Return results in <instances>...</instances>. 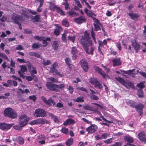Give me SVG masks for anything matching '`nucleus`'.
<instances>
[{"label": "nucleus", "instance_id": "obj_14", "mask_svg": "<svg viewBox=\"0 0 146 146\" xmlns=\"http://www.w3.org/2000/svg\"><path fill=\"white\" fill-rule=\"evenodd\" d=\"M86 20V19L84 17L81 16L78 18H75L74 21L77 24H80L85 22Z\"/></svg>", "mask_w": 146, "mask_h": 146}, {"label": "nucleus", "instance_id": "obj_9", "mask_svg": "<svg viewBox=\"0 0 146 146\" xmlns=\"http://www.w3.org/2000/svg\"><path fill=\"white\" fill-rule=\"evenodd\" d=\"M80 63L81 67L85 71L87 72L88 69V65L87 62L84 59H82L81 60Z\"/></svg>", "mask_w": 146, "mask_h": 146}, {"label": "nucleus", "instance_id": "obj_63", "mask_svg": "<svg viewBox=\"0 0 146 146\" xmlns=\"http://www.w3.org/2000/svg\"><path fill=\"white\" fill-rule=\"evenodd\" d=\"M68 90L70 93L72 94L73 92V89L72 87L71 86H70L69 87Z\"/></svg>", "mask_w": 146, "mask_h": 146}, {"label": "nucleus", "instance_id": "obj_10", "mask_svg": "<svg viewBox=\"0 0 146 146\" xmlns=\"http://www.w3.org/2000/svg\"><path fill=\"white\" fill-rule=\"evenodd\" d=\"M94 68L96 72L101 74L104 78H108V76L105 73L103 72L102 70L98 67L95 66L94 67Z\"/></svg>", "mask_w": 146, "mask_h": 146}, {"label": "nucleus", "instance_id": "obj_40", "mask_svg": "<svg viewBox=\"0 0 146 146\" xmlns=\"http://www.w3.org/2000/svg\"><path fill=\"white\" fill-rule=\"evenodd\" d=\"M144 83L145 82H140V83L137 84V86L139 88H143L145 87L144 85Z\"/></svg>", "mask_w": 146, "mask_h": 146}, {"label": "nucleus", "instance_id": "obj_22", "mask_svg": "<svg viewBox=\"0 0 146 146\" xmlns=\"http://www.w3.org/2000/svg\"><path fill=\"white\" fill-rule=\"evenodd\" d=\"M144 106L142 104H139L137 106L135 105V107H134L137 110L140 111V115H141L142 113L141 111L142 110Z\"/></svg>", "mask_w": 146, "mask_h": 146}, {"label": "nucleus", "instance_id": "obj_4", "mask_svg": "<svg viewBox=\"0 0 146 146\" xmlns=\"http://www.w3.org/2000/svg\"><path fill=\"white\" fill-rule=\"evenodd\" d=\"M5 116L13 119L17 117V114L15 111L12 108H6L4 111Z\"/></svg>", "mask_w": 146, "mask_h": 146}, {"label": "nucleus", "instance_id": "obj_62", "mask_svg": "<svg viewBox=\"0 0 146 146\" xmlns=\"http://www.w3.org/2000/svg\"><path fill=\"white\" fill-rule=\"evenodd\" d=\"M1 57L3 58L5 60H6L8 61H9V60L8 58L6 56V55L5 54L3 53Z\"/></svg>", "mask_w": 146, "mask_h": 146}, {"label": "nucleus", "instance_id": "obj_56", "mask_svg": "<svg viewBox=\"0 0 146 146\" xmlns=\"http://www.w3.org/2000/svg\"><path fill=\"white\" fill-rule=\"evenodd\" d=\"M41 99L44 102V103H45L47 104H49V101H48V100H47L44 97L42 96L41 97Z\"/></svg>", "mask_w": 146, "mask_h": 146}, {"label": "nucleus", "instance_id": "obj_21", "mask_svg": "<svg viewBox=\"0 0 146 146\" xmlns=\"http://www.w3.org/2000/svg\"><path fill=\"white\" fill-rule=\"evenodd\" d=\"M49 115L50 117L53 119L55 122L57 123H59V119L56 116L54 115L53 114L51 113H49Z\"/></svg>", "mask_w": 146, "mask_h": 146}, {"label": "nucleus", "instance_id": "obj_34", "mask_svg": "<svg viewBox=\"0 0 146 146\" xmlns=\"http://www.w3.org/2000/svg\"><path fill=\"white\" fill-rule=\"evenodd\" d=\"M60 131L62 133L65 134L66 135H67L68 133V130L66 128H62Z\"/></svg>", "mask_w": 146, "mask_h": 146}, {"label": "nucleus", "instance_id": "obj_26", "mask_svg": "<svg viewBox=\"0 0 146 146\" xmlns=\"http://www.w3.org/2000/svg\"><path fill=\"white\" fill-rule=\"evenodd\" d=\"M126 102L129 106L133 108L135 107V102L130 100H127Z\"/></svg>", "mask_w": 146, "mask_h": 146}, {"label": "nucleus", "instance_id": "obj_39", "mask_svg": "<svg viewBox=\"0 0 146 146\" xmlns=\"http://www.w3.org/2000/svg\"><path fill=\"white\" fill-rule=\"evenodd\" d=\"M75 38V36H74L69 35L68 37V40L72 41L73 43L74 42Z\"/></svg>", "mask_w": 146, "mask_h": 146}, {"label": "nucleus", "instance_id": "obj_25", "mask_svg": "<svg viewBox=\"0 0 146 146\" xmlns=\"http://www.w3.org/2000/svg\"><path fill=\"white\" fill-rule=\"evenodd\" d=\"M74 122L73 120L72 119H68L66 120L63 123L64 125H68L71 124H74Z\"/></svg>", "mask_w": 146, "mask_h": 146}, {"label": "nucleus", "instance_id": "obj_16", "mask_svg": "<svg viewBox=\"0 0 146 146\" xmlns=\"http://www.w3.org/2000/svg\"><path fill=\"white\" fill-rule=\"evenodd\" d=\"M29 71L32 76H33L34 74L37 73V72L36 70V69L35 68L33 67L31 64H29L28 65Z\"/></svg>", "mask_w": 146, "mask_h": 146}, {"label": "nucleus", "instance_id": "obj_24", "mask_svg": "<svg viewBox=\"0 0 146 146\" xmlns=\"http://www.w3.org/2000/svg\"><path fill=\"white\" fill-rule=\"evenodd\" d=\"M52 45L54 49L55 50H57L58 48L59 44L57 41L53 42L52 43Z\"/></svg>", "mask_w": 146, "mask_h": 146}, {"label": "nucleus", "instance_id": "obj_6", "mask_svg": "<svg viewBox=\"0 0 146 146\" xmlns=\"http://www.w3.org/2000/svg\"><path fill=\"white\" fill-rule=\"evenodd\" d=\"M46 111L41 108L36 109L34 113V115L36 117H44L46 116Z\"/></svg>", "mask_w": 146, "mask_h": 146}, {"label": "nucleus", "instance_id": "obj_51", "mask_svg": "<svg viewBox=\"0 0 146 146\" xmlns=\"http://www.w3.org/2000/svg\"><path fill=\"white\" fill-rule=\"evenodd\" d=\"M75 2L76 4L80 8L82 7V6L80 1L78 0H75Z\"/></svg>", "mask_w": 146, "mask_h": 146}, {"label": "nucleus", "instance_id": "obj_61", "mask_svg": "<svg viewBox=\"0 0 146 146\" xmlns=\"http://www.w3.org/2000/svg\"><path fill=\"white\" fill-rule=\"evenodd\" d=\"M122 143L120 142H115L113 145L112 146H121Z\"/></svg>", "mask_w": 146, "mask_h": 146}, {"label": "nucleus", "instance_id": "obj_3", "mask_svg": "<svg viewBox=\"0 0 146 146\" xmlns=\"http://www.w3.org/2000/svg\"><path fill=\"white\" fill-rule=\"evenodd\" d=\"M46 86L48 89L56 92L59 91V89L62 88L64 86V84L57 85L49 82H47Z\"/></svg>", "mask_w": 146, "mask_h": 146}, {"label": "nucleus", "instance_id": "obj_57", "mask_svg": "<svg viewBox=\"0 0 146 146\" xmlns=\"http://www.w3.org/2000/svg\"><path fill=\"white\" fill-rule=\"evenodd\" d=\"M92 18L94 22V24H97L98 23H100L99 21L95 18L94 17H92Z\"/></svg>", "mask_w": 146, "mask_h": 146}, {"label": "nucleus", "instance_id": "obj_49", "mask_svg": "<svg viewBox=\"0 0 146 146\" xmlns=\"http://www.w3.org/2000/svg\"><path fill=\"white\" fill-rule=\"evenodd\" d=\"M96 84L94 85V86L96 87H98L100 89L102 88V85L98 81L97 82Z\"/></svg>", "mask_w": 146, "mask_h": 146}, {"label": "nucleus", "instance_id": "obj_58", "mask_svg": "<svg viewBox=\"0 0 146 146\" xmlns=\"http://www.w3.org/2000/svg\"><path fill=\"white\" fill-rule=\"evenodd\" d=\"M32 48H36L39 47V44L38 43H35L33 44Z\"/></svg>", "mask_w": 146, "mask_h": 146}, {"label": "nucleus", "instance_id": "obj_35", "mask_svg": "<svg viewBox=\"0 0 146 146\" xmlns=\"http://www.w3.org/2000/svg\"><path fill=\"white\" fill-rule=\"evenodd\" d=\"M57 7L54 3H50V8L51 11H54Z\"/></svg>", "mask_w": 146, "mask_h": 146}, {"label": "nucleus", "instance_id": "obj_47", "mask_svg": "<svg viewBox=\"0 0 146 146\" xmlns=\"http://www.w3.org/2000/svg\"><path fill=\"white\" fill-rule=\"evenodd\" d=\"M48 101L49 102V104H48L47 105H48L49 106H51L52 105H54L56 104L55 102L53 100H52L51 98H50L49 99H48Z\"/></svg>", "mask_w": 146, "mask_h": 146}, {"label": "nucleus", "instance_id": "obj_20", "mask_svg": "<svg viewBox=\"0 0 146 146\" xmlns=\"http://www.w3.org/2000/svg\"><path fill=\"white\" fill-rule=\"evenodd\" d=\"M84 11L86 14L90 17H92L93 16H96L95 14L93 13L92 11L90 10H88L86 8H84Z\"/></svg>", "mask_w": 146, "mask_h": 146}, {"label": "nucleus", "instance_id": "obj_54", "mask_svg": "<svg viewBox=\"0 0 146 146\" xmlns=\"http://www.w3.org/2000/svg\"><path fill=\"white\" fill-rule=\"evenodd\" d=\"M66 35L65 33H63L62 35V41L64 42H66Z\"/></svg>", "mask_w": 146, "mask_h": 146}, {"label": "nucleus", "instance_id": "obj_46", "mask_svg": "<svg viewBox=\"0 0 146 146\" xmlns=\"http://www.w3.org/2000/svg\"><path fill=\"white\" fill-rule=\"evenodd\" d=\"M57 12L60 14L61 15H64V14L63 12V11L61 9H60L59 7H57L56 9Z\"/></svg>", "mask_w": 146, "mask_h": 146}, {"label": "nucleus", "instance_id": "obj_8", "mask_svg": "<svg viewBox=\"0 0 146 146\" xmlns=\"http://www.w3.org/2000/svg\"><path fill=\"white\" fill-rule=\"evenodd\" d=\"M98 128V127L96 125L91 124L86 129V130L89 133H93L97 130Z\"/></svg>", "mask_w": 146, "mask_h": 146}, {"label": "nucleus", "instance_id": "obj_45", "mask_svg": "<svg viewBox=\"0 0 146 146\" xmlns=\"http://www.w3.org/2000/svg\"><path fill=\"white\" fill-rule=\"evenodd\" d=\"M114 139L113 137L110 138L104 141V142L107 144H109L112 142Z\"/></svg>", "mask_w": 146, "mask_h": 146}, {"label": "nucleus", "instance_id": "obj_18", "mask_svg": "<svg viewBox=\"0 0 146 146\" xmlns=\"http://www.w3.org/2000/svg\"><path fill=\"white\" fill-rule=\"evenodd\" d=\"M132 45L134 47L135 50H138L140 48V45L137 44L136 42V40L135 39L131 41Z\"/></svg>", "mask_w": 146, "mask_h": 146}, {"label": "nucleus", "instance_id": "obj_55", "mask_svg": "<svg viewBox=\"0 0 146 146\" xmlns=\"http://www.w3.org/2000/svg\"><path fill=\"white\" fill-rule=\"evenodd\" d=\"M100 117L101 118H102V119L104 121L106 122L109 123H112V122L111 121L107 120L105 118L102 116H100Z\"/></svg>", "mask_w": 146, "mask_h": 146}, {"label": "nucleus", "instance_id": "obj_11", "mask_svg": "<svg viewBox=\"0 0 146 146\" xmlns=\"http://www.w3.org/2000/svg\"><path fill=\"white\" fill-rule=\"evenodd\" d=\"M44 123V121L43 119L38 118L30 122L29 123L31 125H35L43 124Z\"/></svg>", "mask_w": 146, "mask_h": 146}, {"label": "nucleus", "instance_id": "obj_12", "mask_svg": "<svg viewBox=\"0 0 146 146\" xmlns=\"http://www.w3.org/2000/svg\"><path fill=\"white\" fill-rule=\"evenodd\" d=\"M13 125L12 124H8L4 123H0V128L3 130L9 129Z\"/></svg>", "mask_w": 146, "mask_h": 146}, {"label": "nucleus", "instance_id": "obj_59", "mask_svg": "<svg viewBox=\"0 0 146 146\" xmlns=\"http://www.w3.org/2000/svg\"><path fill=\"white\" fill-rule=\"evenodd\" d=\"M95 33L94 32L93 30L91 31V35L93 40H94L95 42H96V38L95 37Z\"/></svg>", "mask_w": 146, "mask_h": 146}, {"label": "nucleus", "instance_id": "obj_36", "mask_svg": "<svg viewBox=\"0 0 146 146\" xmlns=\"http://www.w3.org/2000/svg\"><path fill=\"white\" fill-rule=\"evenodd\" d=\"M42 64L44 66L48 65L50 64H51V62L49 60L43 59Z\"/></svg>", "mask_w": 146, "mask_h": 146}, {"label": "nucleus", "instance_id": "obj_33", "mask_svg": "<svg viewBox=\"0 0 146 146\" xmlns=\"http://www.w3.org/2000/svg\"><path fill=\"white\" fill-rule=\"evenodd\" d=\"M67 14L70 16L74 17L78 15V14L75 12L73 11H72L68 12Z\"/></svg>", "mask_w": 146, "mask_h": 146}, {"label": "nucleus", "instance_id": "obj_38", "mask_svg": "<svg viewBox=\"0 0 146 146\" xmlns=\"http://www.w3.org/2000/svg\"><path fill=\"white\" fill-rule=\"evenodd\" d=\"M110 134H108L106 133H102L101 134V137L102 139H107L108 137H110Z\"/></svg>", "mask_w": 146, "mask_h": 146}, {"label": "nucleus", "instance_id": "obj_41", "mask_svg": "<svg viewBox=\"0 0 146 146\" xmlns=\"http://www.w3.org/2000/svg\"><path fill=\"white\" fill-rule=\"evenodd\" d=\"M62 25L65 27H68L69 26V23L66 20L64 19L62 22Z\"/></svg>", "mask_w": 146, "mask_h": 146}, {"label": "nucleus", "instance_id": "obj_5", "mask_svg": "<svg viewBox=\"0 0 146 146\" xmlns=\"http://www.w3.org/2000/svg\"><path fill=\"white\" fill-rule=\"evenodd\" d=\"M29 118V117L24 114L21 115L19 117V124L21 127L25 126L28 123Z\"/></svg>", "mask_w": 146, "mask_h": 146}, {"label": "nucleus", "instance_id": "obj_42", "mask_svg": "<svg viewBox=\"0 0 146 146\" xmlns=\"http://www.w3.org/2000/svg\"><path fill=\"white\" fill-rule=\"evenodd\" d=\"M138 95L140 97H143V94L142 89H139L138 92Z\"/></svg>", "mask_w": 146, "mask_h": 146}, {"label": "nucleus", "instance_id": "obj_15", "mask_svg": "<svg viewBox=\"0 0 146 146\" xmlns=\"http://www.w3.org/2000/svg\"><path fill=\"white\" fill-rule=\"evenodd\" d=\"M20 67L21 68V71H18V72L19 74L20 75V77H23V75L22 73H21V72L23 73L27 71V69L26 66H20Z\"/></svg>", "mask_w": 146, "mask_h": 146}, {"label": "nucleus", "instance_id": "obj_50", "mask_svg": "<svg viewBox=\"0 0 146 146\" xmlns=\"http://www.w3.org/2000/svg\"><path fill=\"white\" fill-rule=\"evenodd\" d=\"M48 80L51 81L53 82H57L58 80L53 77L48 78Z\"/></svg>", "mask_w": 146, "mask_h": 146}, {"label": "nucleus", "instance_id": "obj_28", "mask_svg": "<svg viewBox=\"0 0 146 146\" xmlns=\"http://www.w3.org/2000/svg\"><path fill=\"white\" fill-rule=\"evenodd\" d=\"M64 60L69 68H72V65L70 64L71 62V60L68 58H66L64 59Z\"/></svg>", "mask_w": 146, "mask_h": 146}, {"label": "nucleus", "instance_id": "obj_31", "mask_svg": "<svg viewBox=\"0 0 146 146\" xmlns=\"http://www.w3.org/2000/svg\"><path fill=\"white\" fill-rule=\"evenodd\" d=\"M128 15L132 19H134L138 17V15L137 14L133 13L132 12L129 13Z\"/></svg>", "mask_w": 146, "mask_h": 146}, {"label": "nucleus", "instance_id": "obj_32", "mask_svg": "<svg viewBox=\"0 0 146 146\" xmlns=\"http://www.w3.org/2000/svg\"><path fill=\"white\" fill-rule=\"evenodd\" d=\"M83 98V97H79L73 99V100L75 102H82L84 101Z\"/></svg>", "mask_w": 146, "mask_h": 146}, {"label": "nucleus", "instance_id": "obj_23", "mask_svg": "<svg viewBox=\"0 0 146 146\" xmlns=\"http://www.w3.org/2000/svg\"><path fill=\"white\" fill-rule=\"evenodd\" d=\"M94 30L98 31L100 30L101 28L103 27V26L102 24L100 23H98L97 24H94Z\"/></svg>", "mask_w": 146, "mask_h": 146}, {"label": "nucleus", "instance_id": "obj_27", "mask_svg": "<svg viewBox=\"0 0 146 146\" xmlns=\"http://www.w3.org/2000/svg\"><path fill=\"white\" fill-rule=\"evenodd\" d=\"M124 139L125 141L129 143H132L133 141L132 137L129 135L125 136Z\"/></svg>", "mask_w": 146, "mask_h": 146}, {"label": "nucleus", "instance_id": "obj_19", "mask_svg": "<svg viewBox=\"0 0 146 146\" xmlns=\"http://www.w3.org/2000/svg\"><path fill=\"white\" fill-rule=\"evenodd\" d=\"M112 62L113 63V66H115L119 65L121 64V62L119 58H115L113 60Z\"/></svg>", "mask_w": 146, "mask_h": 146}, {"label": "nucleus", "instance_id": "obj_60", "mask_svg": "<svg viewBox=\"0 0 146 146\" xmlns=\"http://www.w3.org/2000/svg\"><path fill=\"white\" fill-rule=\"evenodd\" d=\"M116 44L117 47L118 48L119 50L120 51L121 50V47L120 43H119V42H117L116 43Z\"/></svg>", "mask_w": 146, "mask_h": 146}, {"label": "nucleus", "instance_id": "obj_1", "mask_svg": "<svg viewBox=\"0 0 146 146\" xmlns=\"http://www.w3.org/2000/svg\"><path fill=\"white\" fill-rule=\"evenodd\" d=\"M80 41L82 44L83 45L84 50L86 53L88 54L92 55L94 48L92 46L89 48V46L91 44L92 42L87 31L85 32L84 36L82 37L80 40Z\"/></svg>", "mask_w": 146, "mask_h": 146}, {"label": "nucleus", "instance_id": "obj_44", "mask_svg": "<svg viewBox=\"0 0 146 146\" xmlns=\"http://www.w3.org/2000/svg\"><path fill=\"white\" fill-rule=\"evenodd\" d=\"M143 45L142 46V48L143 49L142 51L144 52H146V43L142 42Z\"/></svg>", "mask_w": 146, "mask_h": 146}, {"label": "nucleus", "instance_id": "obj_48", "mask_svg": "<svg viewBox=\"0 0 146 146\" xmlns=\"http://www.w3.org/2000/svg\"><path fill=\"white\" fill-rule=\"evenodd\" d=\"M31 55L33 56H34L37 58H40V56L38 53L35 52H32L31 53Z\"/></svg>", "mask_w": 146, "mask_h": 146}, {"label": "nucleus", "instance_id": "obj_2", "mask_svg": "<svg viewBox=\"0 0 146 146\" xmlns=\"http://www.w3.org/2000/svg\"><path fill=\"white\" fill-rule=\"evenodd\" d=\"M28 15L27 14L26 12L23 13L22 16H20L14 14L12 18V20L11 21L14 22L15 23H17L19 26V27L20 29H22L21 27V25L20 23H18L17 21L19 20L23 21L25 18H27L28 17Z\"/></svg>", "mask_w": 146, "mask_h": 146}, {"label": "nucleus", "instance_id": "obj_53", "mask_svg": "<svg viewBox=\"0 0 146 146\" xmlns=\"http://www.w3.org/2000/svg\"><path fill=\"white\" fill-rule=\"evenodd\" d=\"M135 69L132 70H130L127 71H126L125 73L126 74H127L128 75L131 74L134 71Z\"/></svg>", "mask_w": 146, "mask_h": 146}, {"label": "nucleus", "instance_id": "obj_52", "mask_svg": "<svg viewBox=\"0 0 146 146\" xmlns=\"http://www.w3.org/2000/svg\"><path fill=\"white\" fill-rule=\"evenodd\" d=\"M22 127L21 126H19L18 125H15L13 126V128L15 129L19 130L20 131H21L22 130V129L21 128Z\"/></svg>", "mask_w": 146, "mask_h": 146}, {"label": "nucleus", "instance_id": "obj_64", "mask_svg": "<svg viewBox=\"0 0 146 146\" xmlns=\"http://www.w3.org/2000/svg\"><path fill=\"white\" fill-rule=\"evenodd\" d=\"M139 73L140 75L146 78V73L142 72H139Z\"/></svg>", "mask_w": 146, "mask_h": 146}, {"label": "nucleus", "instance_id": "obj_13", "mask_svg": "<svg viewBox=\"0 0 146 146\" xmlns=\"http://www.w3.org/2000/svg\"><path fill=\"white\" fill-rule=\"evenodd\" d=\"M71 52L72 54V57L74 59H76L77 57L78 51L76 47L73 46L72 47Z\"/></svg>", "mask_w": 146, "mask_h": 146}, {"label": "nucleus", "instance_id": "obj_29", "mask_svg": "<svg viewBox=\"0 0 146 146\" xmlns=\"http://www.w3.org/2000/svg\"><path fill=\"white\" fill-rule=\"evenodd\" d=\"M73 140L72 138H70L68 139L66 142V145L67 146H70L71 145L73 142Z\"/></svg>", "mask_w": 146, "mask_h": 146}, {"label": "nucleus", "instance_id": "obj_17", "mask_svg": "<svg viewBox=\"0 0 146 146\" xmlns=\"http://www.w3.org/2000/svg\"><path fill=\"white\" fill-rule=\"evenodd\" d=\"M138 138L141 141H146L145 135L143 132H140L138 135Z\"/></svg>", "mask_w": 146, "mask_h": 146}, {"label": "nucleus", "instance_id": "obj_30", "mask_svg": "<svg viewBox=\"0 0 146 146\" xmlns=\"http://www.w3.org/2000/svg\"><path fill=\"white\" fill-rule=\"evenodd\" d=\"M115 79L117 80L118 81L122 84L123 85L125 86V84L126 83L125 81L123 79L121 78L120 77H116Z\"/></svg>", "mask_w": 146, "mask_h": 146}, {"label": "nucleus", "instance_id": "obj_43", "mask_svg": "<svg viewBox=\"0 0 146 146\" xmlns=\"http://www.w3.org/2000/svg\"><path fill=\"white\" fill-rule=\"evenodd\" d=\"M90 82L93 84L94 85L96 84V83L98 82V81L95 78H91L90 79Z\"/></svg>", "mask_w": 146, "mask_h": 146}, {"label": "nucleus", "instance_id": "obj_7", "mask_svg": "<svg viewBox=\"0 0 146 146\" xmlns=\"http://www.w3.org/2000/svg\"><path fill=\"white\" fill-rule=\"evenodd\" d=\"M58 66V64L56 62L54 63L50 68V72L53 73L54 74L58 75L61 77L63 76V75L60 74L56 69V68Z\"/></svg>", "mask_w": 146, "mask_h": 146}, {"label": "nucleus", "instance_id": "obj_37", "mask_svg": "<svg viewBox=\"0 0 146 146\" xmlns=\"http://www.w3.org/2000/svg\"><path fill=\"white\" fill-rule=\"evenodd\" d=\"M17 141L20 144H23L24 143V140L23 138L20 137H17Z\"/></svg>", "mask_w": 146, "mask_h": 146}]
</instances>
